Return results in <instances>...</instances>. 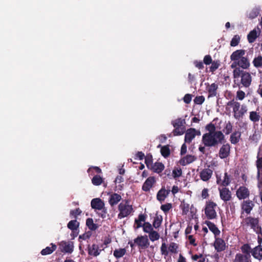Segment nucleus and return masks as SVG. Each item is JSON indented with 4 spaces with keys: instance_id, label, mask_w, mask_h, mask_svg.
<instances>
[{
    "instance_id": "1",
    "label": "nucleus",
    "mask_w": 262,
    "mask_h": 262,
    "mask_svg": "<svg viewBox=\"0 0 262 262\" xmlns=\"http://www.w3.org/2000/svg\"><path fill=\"white\" fill-rule=\"evenodd\" d=\"M202 142L205 146L209 147H217L219 144L226 142L225 136L221 130L217 133L207 134H204L202 136Z\"/></svg>"
},
{
    "instance_id": "2",
    "label": "nucleus",
    "mask_w": 262,
    "mask_h": 262,
    "mask_svg": "<svg viewBox=\"0 0 262 262\" xmlns=\"http://www.w3.org/2000/svg\"><path fill=\"white\" fill-rule=\"evenodd\" d=\"M233 76L234 79L241 77V83L245 88H249L251 84L252 80L251 75L246 71L236 69L233 71Z\"/></svg>"
},
{
    "instance_id": "3",
    "label": "nucleus",
    "mask_w": 262,
    "mask_h": 262,
    "mask_svg": "<svg viewBox=\"0 0 262 262\" xmlns=\"http://www.w3.org/2000/svg\"><path fill=\"white\" fill-rule=\"evenodd\" d=\"M118 209L119 211L118 214L119 219L128 216L134 211L133 206L129 204L128 200H124L120 203L118 206Z\"/></svg>"
},
{
    "instance_id": "4",
    "label": "nucleus",
    "mask_w": 262,
    "mask_h": 262,
    "mask_svg": "<svg viewBox=\"0 0 262 262\" xmlns=\"http://www.w3.org/2000/svg\"><path fill=\"white\" fill-rule=\"evenodd\" d=\"M243 226L250 227L257 234H260L262 236L261 228L259 226V220L257 218L248 216L244 219L242 223Z\"/></svg>"
},
{
    "instance_id": "5",
    "label": "nucleus",
    "mask_w": 262,
    "mask_h": 262,
    "mask_svg": "<svg viewBox=\"0 0 262 262\" xmlns=\"http://www.w3.org/2000/svg\"><path fill=\"white\" fill-rule=\"evenodd\" d=\"M217 206V204L211 201L206 202L205 214L207 218L209 220H213L217 217V213L215 210V208Z\"/></svg>"
},
{
    "instance_id": "6",
    "label": "nucleus",
    "mask_w": 262,
    "mask_h": 262,
    "mask_svg": "<svg viewBox=\"0 0 262 262\" xmlns=\"http://www.w3.org/2000/svg\"><path fill=\"white\" fill-rule=\"evenodd\" d=\"M236 195L240 200H245L249 198L250 191L246 186H242L237 189Z\"/></svg>"
},
{
    "instance_id": "7",
    "label": "nucleus",
    "mask_w": 262,
    "mask_h": 262,
    "mask_svg": "<svg viewBox=\"0 0 262 262\" xmlns=\"http://www.w3.org/2000/svg\"><path fill=\"white\" fill-rule=\"evenodd\" d=\"M59 245V248L62 252L71 253L73 251L74 244L72 242L61 241Z\"/></svg>"
},
{
    "instance_id": "8",
    "label": "nucleus",
    "mask_w": 262,
    "mask_h": 262,
    "mask_svg": "<svg viewBox=\"0 0 262 262\" xmlns=\"http://www.w3.org/2000/svg\"><path fill=\"white\" fill-rule=\"evenodd\" d=\"M230 148L231 146L229 143H223L219 152L220 158L223 159L229 157L230 153Z\"/></svg>"
},
{
    "instance_id": "9",
    "label": "nucleus",
    "mask_w": 262,
    "mask_h": 262,
    "mask_svg": "<svg viewBox=\"0 0 262 262\" xmlns=\"http://www.w3.org/2000/svg\"><path fill=\"white\" fill-rule=\"evenodd\" d=\"M134 243L141 249L147 248L149 245V242L146 235L138 236L134 239Z\"/></svg>"
},
{
    "instance_id": "10",
    "label": "nucleus",
    "mask_w": 262,
    "mask_h": 262,
    "mask_svg": "<svg viewBox=\"0 0 262 262\" xmlns=\"http://www.w3.org/2000/svg\"><path fill=\"white\" fill-rule=\"evenodd\" d=\"M220 192V196L221 200L225 202H227L231 200L232 198V194L231 191L229 188L224 187L222 188H219Z\"/></svg>"
},
{
    "instance_id": "11",
    "label": "nucleus",
    "mask_w": 262,
    "mask_h": 262,
    "mask_svg": "<svg viewBox=\"0 0 262 262\" xmlns=\"http://www.w3.org/2000/svg\"><path fill=\"white\" fill-rule=\"evenodd\" d=\"M197 135H200V132H197L195 128H190L186 130L185 135V142L190 143Z\"/></svg>"
},
{
    "instance_id": "12",
    "label": "nucleus",
    "mask_w": 262,
    "mask_h": 262,
    "mask_svg": "<svg viewBox=\"0 0 262 262\" xmlns=\"http://www.w3.org/2000/svg\"><path fill=\"white\" fill-rule=\"evenodd\" d=\"M156 180L154 177H149L144 182L142 186V189L143 191L148 192L153 187L156 183Z\"/></svg>"
},
{
    "instance_id": "13",
    "label": "nucleus",
    "mask_w": 262,
    "mask_h": 262,
    "mask_svg": "<svg viewBox=\"0 0 262 262\" xmlns=\"http://www.w3.org/2000/svg\"><path fill=\"white\" fill-rule=\"evenodd\" d=\"M104 248L100 249L98 245L93 244L92 245H89L88 247V252L89 255L97 257L98 256L102 250H104Z\"/></svg>"
},
{
    "instance_id": "14",
    "label": "nucleus",
    "mask_w": 262,
    "mask_h": 262,
    "mask_svg": "<svg viewBox=\"0 0 262 262\" xmlns=\"http://www.w3.org/2000/svg\"><path fill=\"white\" fill-rule=\"evenodd\" d=\"M214 247L217 252L224 251L226 249V244L225 241L221 238L215 237Z\"/></svg>"
},
{
    "instance_id": "15",
    "label": "nucleus",
    "mask_w": 262,
    "mask_h": 262,
    "mask_svg": "<svg viewBox=\"0 0 262 262\" xmlns=\"http://www.w3.org/2000/svg\"><path fill=\"white\" fill-rule=\"evenodd\" d=\"M254 206V203L250 200L244 201L241 204L242 210L245 211L247 214H249L251 213Z\"/></svg>"
},
{
    "instance_id": "16",
    "label": "nucleus",
    "mask_w": 262,
    "mask_h": 262,
    "mask_svg": "<svg viewBox=\"0 0 262 262\" xmlns=\"http://www.w3.org/2000/svg\"><path fill=\"white\" fill-rule=\"evenodd\" d=\"M227 105L229 106H232L233 108V113L234 114V117L236 119L238 113L239 111L241 104L239 102L232 99L228 101Z\"/></svg>"
},
{
    "instance_id": "17",
    "label": "nucleus",
    "mask_w": 262,
    "mask_h": 262,
    "mask_svg": "<svg viewBox=\"0 0 262 262\" xmlns=\"http://www.w3.org/2000/svg\"><path fill=\"white\" fill-rule=\"evenodd\" d=\"M170 191V190H166L164 187H162V188L158 191L157 194V199L162 203L167 197Z\"/></svg>"
},
{
    "instance_id": "18",
    "label": "nucleus",
    "mask_w": 262,
    "mask_h": 262,
    "mask_svg": "<svg viewBox=\"0 0 262 262\" xmlns=\"http://www.w3.org/2000/svg\"><path fill=\"white\" fill-rule=\"evenodd\" d=\"M212 173L213 171L211 169L205 168L201 171L200 177L203 181H207L211 178Z\"/></svg>"
},
{
    "instance_id": "19",
    "label": "nucleus",
    "mask_w": 262,
    "mask_h": 262,
    "mask_svg": "<svg viewBox=\"0 0 262 262\" xmlns=\"http://www.w3.org/2000/svg\"><path fill=\"white\" fill-rule=\"evenodd\" d=\"M251 254L254 258L259 261L261 260L262 259V246L258 245L252 249Z\"/></svg>"
},
{
    "instance_id": "20",
    "label": "nucleus",
    "mask_w": 262,
    "mask_h": 262,
    "mask_svg": "<svg viewBox=\"0 0 262 262\" xmlns=\"http://www.w3.org/2000/svg\"><path fill=\"white\" fill-rule=\"evenodd\" d=\"M92 208L97 210H101L104 207V203L99 198L93 199L91 202Z\"/></svg>"
},
{
    "instance_id": "21",
    "label": "nucleus",
    "mask_w": 262,
    "mask_h": 262,
    "mask_svg": "<svg viewBox=\"0 0 262 262\" xmlns=\"http://www.w3.org/2000/svg\"><path fill=\"white\" fill-rule=\"evenodd\" d=\"M121 199V196L120 194L117 193H113L110 195L108 203L112 207H113L117 205Z\"/></svg>"
},
{
    "instance_id": "22",
    "label": "nucleus",
    "mask_w": 262,
    "mask_h": 262,
    "mask_svg": "<svg viewBox=\"0 0 262 262\" xmlns=\"http://www.w3.org/2000/svg\"><path fill=\"white\" fill-rule=\"evenodd\" d=\"M246 51L243 49L237 50L234 51L230 55L231 60L238 61L245 55Z\"/></svg>"
},
{
    "instance_id": "23",
    "label": "nucleus",
    "mask_w": 262,
    "mask_h": 262,
    "mask_svg": "<svg viewBox=\"0 0 262 262\" xmlns=\"http://www.w3.org/2000/svg\"><path fill=\"white\" fill-rule=\"evenodd\" d=\"M205 224L208 226L209 229L213 233L214 237H216L220 234V231L216 226L212 222L206 221Z\"/></svg>"
},
{
    "instance_id": "24",
    "label": "nucleus",
    "mask_w": 262,
    "mask_h": 262,
    "mask_svg": "<svg viewBox=\"0 0 262 262\" xmlns=\"http://www.w3.org/2000/svg\"><path fill=\"white\" fill-rule=\"evenodd\" d=\"M218 89V85L215 83L208 85L207 87V90L208 93V98L213 97L217 95V90Z\"/></svg>"
},
{
    "instance_id": "25",
    "label": "nucleus",
    "mask_w": 262,
    "mask_h": 262,
    "mask_svg": "<svg viewBox=\"0 0 262 262\" xmlns=\"http://www.w3.org/2000/svg\"><path fill=\"white\" fill-rule=\"evenodd\" d=\"M164 168L165 166L162 163L156 162L153 163L148 169L151 170L154 172L160 173L164 169Z\"/></svg>"
},
{
    "instance_id": "26",
    "label": "nucleus",
    "mask_w": 262,
    "mask_h": 262,
    "mask_svg": "<svg viewBox=\"0 0 262 262\" xmlns=\"http://www.w3.org/2000/svg\"><path fill=\"white\" fill-rule=\"evenodd\" d=\"M238 67L243 69H248L250 66V63L249 59L247 57L243 56L237 62Z\"/></svg>"
},
{
    "instance_id": "27",
    "label": "nucleus",
    "mask_w": 262,
    "mask_h": 262,
    "mask_svg": "<svg viewBox=\"0 0 262 262\" xmlns=\"http://www.w3.org/2000/svg\"><path fill=\"white\" fill-rule=\"evenodd\" d=\"M196 158L194 156L188 155L184 157L182 159L180 160V164L183 166H185L187 164H189L194 161H195Z\"/></svg>"
},
{
    "instance_id": "28",
    "label": "nucleus",
    "mask_w": 262,
    "mask_h": 262,
    "mask_svg": "<svg viewBox=\"0 0 262 262\" xmlns=\"http://www.w3.org/2000/svg\"><path fill=\"white\" fill-rule=\"evenodd\" d=\"M233 262H250V257L242 253H237Z\"/></svg>"
},
{
    "instance_id": "29",
    "label": "nucleus",
    "mask_w": 262,
    "mask_h": 262,
    "mask_svg": "<svg viewBox=\"0 0 262 262\" xmlns=\"http://www.w3.org/2000/svg\"><path fill=\"white\" fill-rule=\"evenodd\" d=\"M50 245L51 246V247H47L41 251L40 253L42 255L50 254L56 250L57 246L55 244L51 243Z\"/></svg>"
},
{
    "instance_id": "30",
    "label": "nucleus",
    "mask_w": 262,
    "mask_h": 262,
    "mask_svg": "<svg viewBox=\"0 0 262 262\" xmlns=\"http://www.w3.org/2000/svg\"><path fill=\"white\" fill-rule=\"evenodd\" d=\"M241 136V132L235 131L233 133L230 137V141L231 143L233 144H237L239 141Z\"/></svg>"
},
{
    "instance_id": "31",
    "label": "nucleus",
    "mask_w": 262,
    "mask_h": 262,
    "mask_svg": "<svg viewBox=\"0 0 262 262\" xmlns=\"http://www.w3.org/2000/svg\"><path fill=\"white\" fill-rule=\"evenodd\" d=\"M86 225L91 231H95L98 229L99 226L94 223L92 218H88L86 220Z\"/></svg>"
},
{
    "instance_id": "32",
    "label": "nucleus",
    "mask_w": 262,
    "mask_h": 262,
    "mask_svg": "<svg viewBox=\"0 0 262 262\" xmlns=\"http://www.w3.org/2000/svg\"><path fill=\"white\" fill-rule=\"evenodd\" d=\"M163 221V217L161 215H159L157 213L156 214L154 219L152 225L156 229L158 228L161 225Z\"/></svg>"
},
{
    "instance_id": "33",
    "label": "nucleus",
    "mask_w": 262,
    "mask_h": 262,
    "mask_svg": "<svg viewBox=\"0 0 262 262\" xmlns=\"http://www.w3.org/2000/svg\"><path fill=\"white\" fill-rule=\"evenodd\" d=\"M241 250L243 254L245 255L251 257L250 253L252 250L248 244H245L241 247Z\"/></svg>"
},
{
    "instance_id": "34",
    "label": "nucleus",
    "mask_w": 262,
    "mask_h": 262,
    "mask_svg": "<svg viewBox=\"0 0 262 262\" xmlns=\"http://www.w3.org/2000/svg\"><path fill=\"white\" fill-rule=\"evenodd\" d=\"M79 226V223L76 220L70 221L67 225L68 228L72 231L77 230Z\"/></svg>"
},
{
    "instance_id": "35",
    "label": "nucleus",
    "mask_w": 262,
    "mask_h": 262,
    "mask_svg": "<svg viewBox=\"0 0 262 262\" xmlns=\"http://www.w3.org/2000/svg\"><path fill=\"white\" fill-rule=\"evenodd\" d=\"M126 250L125 248L115 249L114 251L113 255L117 259L123 257L126 253Z\"/></svg>"
},
{
    "instance_id": "36",
    "label": "nucleus",
    "mask_w": 262,
    "mask_h": 262,
    "mask_svg": "<svg viewBox=\"0 0 262 262\" xmlns=\"http://www.w3.org/2000/svg\"><path fill=\"white\" fill-rule=\"evenodd\" d=\"M92 183L95 186H99L104 183L103 179L100 175H95L92 179Z\"/></svg>"
},
{
    "instance_id": "37",
    "label": "nucleus",
    "mask_w": 262,
    "mask_h": 262,
    "mask_svg": "<svg viewBox=\"0 0 262 262\" xmlns=\"http://www.w3.org/2000/svg\"><path fill=\"white\" fill-rule=\"evenodd\" d=\"M258 37L256 30L250 31L247 35V39L249 43H253Z\"/></svg>"
},
{
    "instance_id": "38",
    "label": "nucleus",
    "mask_w": 262,
    "mask_h": 262,
    "mask_svg": "<svg viewBox=\"0 0 262 262\" xmlns=\"http://www.w3.org/2000/svg\"><path fill=\"white\" fill-rule=\"evenodd\" d=\"M260 116L259 113L255 111H252L250 112L249 119L253 122H257L259 121Z\"/></svg>"
},
{
    "instance_id": "39",
    "label": "nucleus",
    "mask_w": 262,
    "mask_h": 262,
    "mask_svg": "<svg viewBox=\"0 0 262 262\" xmlns=\"http://www.w3.org/2000/svg\"><path fill=\"white\" fill-rule=\"evenodd\" d=\"M145 163L148 168L151 167L153 164V158L151 154H147L145 156Z\"/></svg>"
},
{
    "instance_id": "40",
    "label": "nucleus",
    "mask_w": 262,
    "mask_h": 262,
    "mask_svg": "<svg viewBox=\"0 0 262 262\" xmlns=\"http://www.w3.org/2000/svg\"><path fill=\"white\" fill-rule=\"evenodd\" d=\"M161 154L164 158H167L170 154V149L168 145L162 146L160 150Z\"/></svg>"
},
{
    "instance_id": "41",
    "label": "nucleus",
    "mask_w": 262,
    "mask_h": 262,
    "mask_svg": "<svg viewBox=\"0 0 262 262\" xmlns=\"http://www.w3.org/2000/svg\"><path fill=\"white\" fill-rule=\"evenodd\" d=\"M205 129L208 131V133H206V134H213L214 133H217V130H216V127L215 125L212 123H210L208 124L205 126Z\"/></svg>"
},
{
    "instance_id": "42",
    "label": "nucleus",
    "mask_w": 262,
    "mask_h": 262,
    "mask_svg": "<svg viewBox=\"0 0 262 262\" xmlns=\"http://www.w3.org/2000/svg\"><path fill=\"white\" fill-rule=\"evenodd\" d=\"M253 66L256 68H258L262 67V56L261 55H259L256 57H255L252 62Z\"/></svg>"
},
{
    "instance_id": "43",
    "label": "nucleus",
    "mask_w": 262,
    "mask_h": 262,
    "mask_svg": "<svg viewBox=\"0 0 262 262\" xmlns=\"http://www.w3.org/2000/svg\"><path fill=\"white\" fill-rule=\"evenodd\" d=\"M256 178L257 188L258 190H261L262 189V171L257 170Z\"/></svg>"
},
{
    "instance_id": "44",
    "label": "nucleus",
    "mask_w": 262,
    "mask_h": 262,
    "mask_svg": "<svg viewBox=\"0 0 262 262\" xmlns=\"http://www.w3.org/2000/svg\"><path fill=\"white\" fill-rule=\"evenodd\" d=\"M247 112V108L246 105H242L241 106V109L238 113L237 116L236 117V119H240L241 118H242L245 115V113H246Z\"/></svg>"
},
{
    "instance_id": "45",
    "label": "nucleus",
    "mask_w": 262,
    "mask_h": 262,
    "mask_svg": "<svg viewBox=\"0 0 262 262\" xmlns=\"http://www.w3.org/2000/svg\"><path fill=\"white\" fill-rule=\"evenodd\" d=\"M260 138L258 133L255 130L252 135L250 136L249 140L251 143H257Z\"/></svg>"
},
{
    "instance_id": "46",
    "label": "nucleus",
    "mask_w": 262,
    "mask_h": 262,
    "mask_svg": "<svg viewBox=\"0 0 262 262\" xmlns=\"http://www.w3.org/2000/svg\"><path fill=\"white\" fill-rule=\"evenodd\" d=\"M178 245L175 243H170L168 247L169 251L174 254H176L178 252Z\"/></svg>"
},
{
    "instance_id": "47",
    "label": "nucleus",
    "mask_w": 262,
    "mask_h": 262,
    "mask_svg": "<svg viewBox=\"0 0 262 262\" xmlns=\"http://www.w3.org/2000/svg\"><path fill=\"white\" fill-rule=\"evenodd\" d=\"M185 123V120L178 118L172 122L173 127H184L183 124Z\"/></svg>"
},
{
    "instance_id": "48",
    "label": "nucleus",
    "mask_w": 262,
    "mask_h": 262,
    "mask_svg": "<svg viewBox=\"0 0 262 262\" xmlns=\"http://www.w3.org/2000/svg\"><path fill=\"white\" fill-rule=\"evenodd\" d=\"M174 129L173 130L174 136H180L184 134L185 132L184 127H174Z\"/></svg>"
},
{
    "instance_id": "49",
    "label": "nucleus",
    "mask_w": 262,
    "mask_h": 262,
    "mask_svg": "<svg viewBox=\"0 0 262 262\" xmlns=\"http://www.w3.org/2000/svg\"><path fill=\"white\" fill-rule=\"evenodd\" d=\"M143 230L144 232L150 233L153 231V228L151 224L148 222H145L143 225Z\"/></svg>"
},
{
    "instance_id": "50",
    "label": "nucleus",
    "mask_w": 262,
    "mask_h": 262,
    "mask_svg": "<svg viewBox=\"0 0 262 262\" xmlns=\"http://www.w3.org/2000/svg\"><path fill=\"white\" fill-rule=\"evenodd\" d=\"M149 237L150 241L154 242L159 239L160 235L157 231L153 230L149 233Z\"/></svg>"
},
{
    "instance_id": "51",
    "label": "nucleus",
    "mask_w": 262,
    "mask_h": 262,
    "mask_svg": "<svg viewBox=\"0 0 262 262\" xmlns=\"http://www.w3.org/2000/svg\"><path fill=\"white\" fill-rule=\"evenodd\" d=\"M240 41V37L238 35H235L233 36L230 41V46L231 47H235L237 46Z\"/></svg>"
},
{
    "instance_id": "52",
    "label": "nucleus",
    "mask_w": 262,
    "mask_h": 262,
    "mask_svg": "<svg viewBox=\"0 0 262 262\" xmlns=\"http://www.w3.org/2000/svg\"><path fill=\"white\" fill-rule=\"evenodd\" d=\"M181 209L182 211L183 215H186L189 210V205L187 203H183L181 205Z\"/></svg>"
},
{
    "instance_id": "53",
    "label": "nucleus",
    "mask_w": 262,
    "mask_h": 262,
    "mask_svg": "<svg viewBox=\"0 0 262 262\" xmlns=\"http://www.w3.org/2000/svg\"><path fill=\"white\" fill-rule=\"evenodd\" d=\"M230 183V180L229 177L227 173V172H225L224 174V180L222 182V185L224 187H226L228 186Z\"/></svg>"
},
{
    "instance_id": "54",
    "label": "nucleus",
    "mask_w": 262,
    "mask_h": 262,
    "mask_svg": "<svg viewBox=\"0 0 262 262\" xmlns=\"http://www.w3.org/2000/svg\"><path fill=\"white\" fill-rule=\"evenodd\" d=\"M160 208L164 213H166L172 208V204L171 203H166L162 205Z\"/></svg>"
},
{
    "instance_id": "55",
    "label": "nucleus",
    "mask_w": 262,
    "mask_h": 262,
    "mask_svg": "<svg viewBox=\"0 0 262 262\" xmlns=\"http://www.w3.org/2000/svg\"><path fill=\"white\" fill-rule=\"evenodd\" d=\"M232 130V125L230 121H228V123L226 124L225 127L224 128V131L226 135H229L230 133H231Z\"/></svg>"
},
{
    "instance_id": "56",
    "label": "nucleus",
    "mask_w": 262,
    "mask_h": 262,
    "mask_svg": "<svg viewBox=\"0 0 262 262\" xmlns=\"http://www.w3.org/2000/svg\"><path fill=\"white\" fill-rule=\"evenodd\" d=\"M182 174V169L179 168L174 169L172 170V176L174 179H177L179 177H180Z\"/></svg>"
},
{
    "instance_id": "57",
    "label": "nucleus",
    "mask_w": 262,
    "mask_h": 262,
    "mask_svg": "<svg viewBox=\"0 0 262 262\" xmlns=\"http://www.w3.org/2000/svg\"><path fill=\"white\" fill-rule=\"evenodd\" d=\"M220 65L219 61H213L211 63V66L210 67V71L211 72H214L217 69Z\"/></svg>"
},
{
    "instance_id": "58",
    "label": "nucleus",
    "mask_w": 262,
    "mask_h": 262,
    "mask_svg": "<svg viewBox=\"0 0 262 262\" xmlns=\"http://www.w3.org/2000/svg\"><path fill=\"white\" fill-rule=\"evenodd\" d=\"M92 169H94L95 172L97 173H102V170L98 166H91L88 169V172L90 174L92 175L93 174V172H92Z\"/></svg>"
},
{
    "instance_id": "59",
    "label": "nucleus",
    "mask_w": 262,
    "mask_h": 262,
    "mask_svg": "<svg viewBox=\"0 0 262 262\" xmlns=\"http://www.w3.org/2000/svg\"><path fill=\"white\" fill-rule=\"evenodd\" d=\"M245 93L242 91L238 90L236 92V100H243L245 97Z\"/></svg>"
},
{
    "instance_id": "60",
    "label": "nucleus",
    "mask_w": 262,
    "mask_h": 262,
    "mask_svg": "<svg viewBox=\"0 0 262 262\" xmlns=\"http://www.w3.org/2000/svg\"><path fill=\"white\" fill-rule=\"evenodd\" d=\"M194 103L196 104H202L205 101V97L203 96H196L193 100Z\"/></svg>"
},
{
    "instance_id": "61",
    "label": "nucleus",
    "mask_w": 262,
    "mask_h": 262,
    "mask_svg": "<svg viewBox=\"0 0 262 262\" xmlns=\"http://www.w3.org/2000/svg\"><path fill=\"white\" fill-rule=\"evenodd\" d=\"M167 249V248L166 244L165 243H162L161 247V253L165 256H167L168 255V251Z\"/></svg>"
},
{
    "instance_id": "62",
    "label": "nucleus",
    "mask_w": 262,
    "mask_h": 262,
    "mask_svg": "<svg viewBox=\"0 0 262 262\" xmlns=\"http://www.w3.org/2000/svg\"><path fill=\"white\" fill-rule=\"evenodd\" d=\"M256 166L257 170L262 171V157H257L256 161Z\"/></svg>"
},
{
    "instance_id": "63",
    "label": "nucleus",
    "mask_w": 262,
    "mask_h": 262,
    "mask_svg": "<svg viewBox=\"0 0 262 262\" xmlns=\"http://www.w3.org/2000/svg\"><path fill=\"white\" fill-rule=\"evenodd\" d=\"M92 235V233L91 231H88L87 232H85L83 233L82 235H80L79 237V239H82L83 240H86L88 239H89L90 237Z\"/></svg>"
},
{
    "instance_id": "64",
    "label": "nucleus",
    "mask_w": 262,
    "mask_h": 262,
    "mask_svg": "<svg viewBox=\"0 0 262 262\" xmlns=\"http://www.w3.org/2000/svg\"><path fill=\"white\" fill-rule=\"evenodd\" d=\"M204 63L206 65L211 64L212 62V58L210 55L205 56L203 60Z\"/></svg>"
}]
</instances>
